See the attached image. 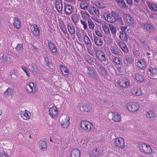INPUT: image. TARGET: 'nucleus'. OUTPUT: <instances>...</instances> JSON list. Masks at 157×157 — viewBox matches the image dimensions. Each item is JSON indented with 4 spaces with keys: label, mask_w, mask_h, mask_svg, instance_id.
<instances>
[{
    "label": "nucleus",
    "mask_w": 157,
    "mask_h": 157,
    "mask_svg": "<svg viewBox=\"0 0 157 157\" xmlns=\"http://www.w3.org/2000/svg\"><path fill=\"white\" fill-rule=\"evenodd\" d=\"M104 16L105 20L109 23H114L116 21H117L119 22H120L122 21L121 17L117 13L115 12L114 11H112L111 14L105 13L104 14Z\"/></svg>",
    "instance_id": "nucleus-1"
},
{
    "label": "nucleus",
    "mask_w": 157,
    "mask_h": 157,
    "mask_svg": "<svg viewBox=\"0 0 157 157\" xmlns=\"http://www.w3.org/2000/svg\"><path fill=\"white\" fill-rule=\"evenodd\" d=\"M81 128L87 132H90L94 128V125L91 122L86 121H82L80 123Z\"/></svg>",
    "instance_id": "nucleus-2"
},
{
    "label": "nucleus",
    "mask_w": 157,
    "mask_h": 157,
    "mask_svg": "<svg viewBox=\"0 0 157 157\" xmlns=\"http://www.w3.org/2000/svg\"><path fill=\"white\" fill-rule=\"evenodd\" d=\"M127 107L129 111L133 113L136 112L139 108V105L135 102L128 103Z\"/></svg>",
    "instance_id": "nucleus-3"
},
{
    "label": "nucleus",
    "mask_w": 157,
    "mask_h": 157,
    "mask_svg": "<svg viewBox=\"0 0 157 157\" xmlns=\"http://www.w3.org/2000/svg\"><path fill=\"white\" fill-rule=\"evenodd\" d=\"M97 58L101 62H105L106 59L105 56V53L103 51L100 50H97L96 52Z\"/></svg>",
    "instance_id": "nucleus-4"
},
{
    "label": "nucleus",
    "mask_w": 157,
    "mask_h": 157,
    "mask_svg": "<svg viewBox=\"0 0 157 157\" xmlns=\"http://www.w3.org/2000/svg\"><path fill=\"white\" fill-rule=\"evenodd\" d=\"M35 84L31 82L27 83L26 85V89L27 91L29 93H35L36 91Z\"/></svg>",
    "instance_id": "nucleus-5"
},
{
    "label": "nucleus",
    "mask_w": 157,
    "mask_h": 157,
    "mask_svg": "<svg viewBox=\"0 0 157 157\" xmlns=\"http://www.w3.org/2000/svg\"><path fill=\"white\" fill-rule=\"evenodd\" d=\"M50 141L55 144H59L62 141V137L56 133L53 134L52 136V139L50 138Z\"/></svg>",
    "instance_id": "nucleus-6"
},
{
    "label": "nucleus",
    "mask_w": 157,
    "mask_h": 157,
    "mask_svg": "<svg viewBox=\"0 0 157 157\" xmlns=\"http://www.w3.org/2000/svg\"><path fill=\"white\" fill-rule=\"evenodd\" d=\"M30 29L33 34L37 36L40 35V30L38 26L36 24L31 25Z\"/></svg>",
    "instance_id": "nucleus-7"
},
{
    "label": "nucleus",
    "mask_w": 157,
    "mask_h": 157,
    "mask_svg": "<svg viewBox=\"0 0 157 157\" xmlns=\"http://www.w3.org/2000/svg\"><path fill=\"white\" fill-rule=\"evenodd\" d=\"M61 125L64 128H67L70 125V118L68 116H66L61 122Z\"/></svg>",
    "instance_id": "nucleus-8"
},
{
    "label": "nucleus",
    "mask_w": 157,
    "mask_h": 157,
    "mask_svg": "<svg viewBox=\"0 0 157 157\" xmlns=\"http://www.w3.org/2000/svg\"><path fill=\"white\" fill-rule=\"evenodd\" d=\"M144 29L146 32L149 33H153L155 31V28L151 24L146 23L144 24Z\"/></svg>",
    "instance_id": "nucleus-9"
},
{
    "label": "nucleus",
    "mask_w": 157,
    "mask_h": 157,
    "mask_svg": "<svg viewBox=\"0 0 157 157\" xmlns=\"http://www.w3.org/2000/svg\"><path fill=\"white\" fill-rule=\"evenodd\" d=\"M88 11L91 15L94 16H98L99 15V11L96 7L90 6Z\"/></svg>",
    "instance_id": "nucleus-10"
},
{
    "label": "nucleus",
    "mask_w": 157,
    "mask_h": 157,
    "mask_svg": "<svg viewBox=\"0 0 157 157\" xmlns=\"http://www.w3.org/2000/svg\"><path fill=\"white\" fill-rule=\"evenodd\" d=\"M115 144L117 147L123 148L124 145V140L121 137L117 138L116 139Z\"/></svg>",
    "instance_id": "nucleus-11"
},
{
    "label": "nucleus",
    "mask_w": 157,
    "mask_h": 157,
    "mask_svg": "<svg viewBox=\"0 0 157 157\" xmlns=\"http://www.w3.org/2000/svg\"><path fill=\"white\" fill-rule=\"evenodd\" d=\"M21 117L25 120H27L30 119L31 113L28 111L25 110L21 111L20 113Z\"/></svg>",
    "instance_id": "nucleus-12"
},
{
    "label": "nucleus",
    "mask_w": 157,
    "mask_h": 157,
    "mask_svg": "<svg viewBox=\"0 0 157 157\" xmlns=\"http://www.w3.org/2000/svg\"><path fill=\"white\" fill-rule=\"evenodd\" d=\"M125 22L127 23V24L129 25L133 24V21L130 15L127 14H125L123 16Z\"/></svg>",
    "instance_id": "nucleus-13"
},
{
    "label": "nucleus",
    "mask_w": 157,
    "mask_h": 157,
    "mask_svg": "<svg viewBox=\"0 0 157 157\" xmlns=\"http://www.w3.org/2000/svg\"><path fill=\"white\" fill-rule=\"evenodd\" d=\"M112 116V119L115 122H119L121 119V115L117 112H111L110 113Z\"/></svg>",
    "instance_id": "nucleus-14"
},
{
    "label": "nucleus",
    "mask_w": 157,
    "mask_h": 157,
    "mask_svg": "<svg viewBox=\"0 0 157 157\" xmlns=\"http://www.w3.org/2000/svg\"><path fill=\"white\" fill-rule=\"evenodd\" d=\"M131 93L134 95L139 96L141 95L142 90L140 88L135 87L132 89Z\"/></svg>",
    "instance_id": "nucleus-15"
},
{
    "label": "nucleus",
    "mask_w": 157,
    "mask_h": 157,
    "mask_svg": "<svg viewBox=\"0 0 157 157\" xmlns=\"http://www.w3.org/2000/svg\"><path fill=\"white\" fill-rule=\"evenodd\" d=\"M58 113L57 108L55 106L51 108L49 110V113L51 117L53 118L55 117Z\"/></svg>",
    "instance_id": "nucleus-16"
},
{
    "label": "nucleus",
    "mask_w": 157,
    "mask_h": 157,
    "mask_svg": "<svg viewBox=\"0 0 157 157\" xmlns=\"http://www.w3.org/2000/svg\"><path fill=\"white\" fill-rule=\"evenodd\" d=\"M56 9L59 12L62 10L63 6L61 0H56Z\"/></svg>",
    "instance_id": "nucleus-17"
},
{
    "label": "nucleus",
    "mask_w": 157,
    "mask_h": 157,
    "mask_svg": "<svg viewBox=\"0 0 157 157\" xmlns=\"http://www.w3.org/2000/svg\"><path fill=\"white\" fill-rule=\"evenodd\" d=\"M67 28L69 33L72 36L75 34V30L73 25L72 23H69L68 24Z\"/></svg>",
    "instance_id": "nucleus-18"
},
{
    "label": "nucleus",
    "mask_w": 157,
    "mask_h": 157,
    "mask_svg": "<svg viewBox=\"0 0 157 157\" xmlns=\"http://www.w3.org/2000/svg\"><path fill=\"white\" fill-rule=\"evenodd\" d=\"M48 47L52 52L55 54H58L57 49L55 44L51 42L48 43Z\"/></svg>",
    "instance_id": "nucleus-19"
},
{
    "label": "nucleus",
    "mask_w": 157,
    "mask_h": 157,
    "mask_svg": "<svg viewBox=\"0 0 157 157\" xmlns=\"http://www.w3.org/2000/svg\"><path fill=\"white\" fill-rule=\"evenodd\" d=\"M119 85L123 88L127 87L130 85L129 80L128 79H125L119 82Z\"/></svg>",
    "instance_id": "nucleus-20"
},
{
    "label": "nucleus",
    "mask_w": 157,
    "mask_h": 157,
    "mask_svg": "<svg viewBox=\"0 0 157 157\" xmlns=\"http://www.w3.org/2000/svg\"><path fill=\"white\" fill-rule=\"evenodd\" d=\"M89 6V2L88 0L85 1H82L80 3V7L83 10H87Z\"/></svg>",
    "instance_id": "nucleus-21"
},
{
    "label": "nucleus",
    "mask_w": 157,
    "mask_h": 157,
    "mask_svg": "<svg viewBox=\"0 0 157 157\" xmlns=\"http://www.w3.org/2000/svg\"><path fill=\"white\" fill-rule=\"evenodd\" d=\"M14 22L13 25L17 29L20 28L21 26V23L19 19L16 17H15L13 19Z\"/></svg>",
    "instance_id": "nucleus-22"
},
{
    "label": "nucleus",
    "mask_w": 157,
    "mask_h": 157,
    "mask_svg": "<svg viewBox=\"0 0 157 157\" xmlns=\"http://www.w3.org/2000/svg\"><path fill=\"white\" fill-rule=\"evenodd\" d=\"M39 147L41 150L44 151L45 150L47 147L46 141L40 140L39 142Z\"/></svg>",
    "instance_id": "nucleus-23"
},
{
    "label": "nucleus",
    "mask_w": 157,
    "mask_h": 157,
    "mask_svg": "<svg viewBox=\"0 0 157 157\" xmlns=\"http://www.w3.org/2000/svg\"><path fill=\"white\" fill-rule=\"evenodd\" d=\"M71 157H80V152L79 150L73 149L71 154Z\"/></svg>",
    "instance_id": "nucleus-24"
},
{
    "label": "nucleus",
    "mask_w": 157,
    "mask_h": 157,
    "mask_svg": "<svg viewBox=\"0 0 157 157\" xmlns=\"http://www.w3.org/2000/svg\"><path fill=\"white\" fill-rule=\"evenodd\" d=\"M65 10L66 15H69L72 13L73 9L72 6L70 5H67L65 6Z\"/></svg>",
    "instance_id": "nucleus-25"
},
{
    "label": "nucleus",
    "mask_w": 157,
    "mask_h": 157,
    "mask_svg": "<svg viewBox=\"0 0 157 157\" xmlns=\"http://www.w3.org/2000/svg\"><path fill=\"white\" fill-rule=\"evenodd\" d=\"M94 42L97 46L99 47L101 46L103 44L102 39L97 36L94 37Z\"/></svg>",
    "instance_id": "nucleus-26"
},
{
    "label": "nucleus",
    "mask_w": 157,
    "mask_h": 157,
    "mask_svg": "<svg viewBox=\"0 0 157 157\" xmlns=\"http://www.w3.org/2000/svg\"><path fill=\"white\" fill-rule=\"evenodd\" d=\"M119 46L122 49V50L124 53H127L128 52V49L126 47L125 44L122 41H121L119 43Z\"/></svg>",
    "instance_id": "nucleus-27"
},
{
    "label": "nucleus",
    "mask_w": 157,
    "mask_h": 157,
    "mask_svg": "<svg viewBox=\"0 0 157 157\" xmlns=\"http://www.w3.org/2000/svg\"><path fill=\"white\" fill-rule=\"evenodd\" d=\"M88 73L89 76L92 78H96L97 77L96 73L94 70L92 68H88Z\"/></svg>",
    "instance_id": "nucleus-28"
},
{
    "label": "nucleus",
    "mask_w": 157,
    "mask_h": 157,
    "mask_svg": "<svg viewBox=\"0 0 157 157\" xmlns=\"http://www.w3.org/2000/svg\"><path fill=\"white\" fill-rule=\"evenodd\" d=\"M83 39L85 44L87 46H91L92 45V43L89 37L86 35L84 36Z\"/></svg>",
    "instance_id": "nucleus-29"
},
{
    "label": "nucleus",
    "mask_w": 157,
    "mask_h": 157,
    "mask_svg": "<svg viewBox=\"0 0 157 157\" xmlns=\"http://www.w3.org/2000/svg\"><path fill=\"white\" fill-rule=\"evenodd\" d=\"M149 73L150 75L154 77L157 75V69L155 68L150 67L149 69Z\"/></svg>",
    "instance_id": "nucleus-30"
},
{
    "label": "nucleus",
    "mask_w": 157,
    "mask_h": 157,
    "mask_svg": "<svg viewBox=\"0 0 157 157\" xmlns=\"http://www.w3.org/2000/svg\"><path fill=\"white\" fill-rule=\"evenodd\" d=\"M148 7L152 11H155L157 10V5L156 4L149 2L148 3Z\"/></svg>",
    "instance_id": "nucleus-31"
},
{
    "label": "nucleus",
    "mask_w": 157,
    "mask_h": 157,
    "mask_svg": "<svg viewBox=\"0 0 157 157\" xmlns=\"http://www.w3.org/2000/svg\"><path fill=\"white\" fill-rule=\"evenodd\" d=\"M110 50L115 55H118L119 54L120 49L117 46H112Z\"/></svg>",
    "instance_id": "nucleus-32"
},
{
    "label": "nucleus",
    "mask_w": 157,
    "mask_h": 157,
    "mask_svg": "<svg viewBox=\"0 0 157 157\" xmlns=\"http://www.w3.org/2000/svg\"><path fill=\"white\" fill-rule=\"evenodd\" d=\"M146 66V63L144 60L140 59L137 62V66L138 67L142 68Z\"/></svg>",
    "instance_id": "nucleus-33"
},
{
    "label": "nucleus",
    "mask_w": 157,
    "mask_h": 157,
    "mask_svg": "<svg viewBox=\"0 0 157 157\" xmlns=\"http://www.w3.org/2000/svg\"><path fill=\"white\" fill-rule=\"evenodd\" d=\"M135 78L137 81L139 82H142L144 79V78L143 75L140 73L136 74V75Z\"/></svg>",
    "instance_id": "nucleus-34"
},
{
    "label": "nucleus",
    "mask_w": 157,
    "mask_h": 157,
    "mask_svg": "<svg viewBox=\"0 0 157 157\" xmlns=\"http://www.w3.org/2000/svg\"><path fill=\"white\" fill-rule=\"evenodd\" d=\"M13 90L11 88H9L6 91L4 92V95L5 96H10L13 93Z\"/></svg>",
    "instance_id": "nucleus-35"
},
{
    "label": "nucleus",
    "mask_w": 157,
    "mask_h": 157,
    "mask_svg": "<svg viewBox=\"0 0 157 157\" xmlns=\"http://www.w3.org/2000/svg\"><path fill=\"white\" fill-rule=\"evenodd\" d=\"M80 13L83 19L86 20L90 17V15L86 12L81 10L80 11Z\"/></svg>",
    "instance_id": "nucleus-36"
},
{
    "label": "nucleus",
    "mask_w": 157,
    "mask_h": 157,
    "mask_svg": "<svg viewBox=\"0 0 157 157\" xmlns=\"http://www.w3.org/2000/svg\"><path fill=\"white\" fill-rule=\"evenodd\" d=\"M102 28L106 34L108 35L110 34L109 28L107 25L105 24L104 25L102 24Z\"/></svg>",
    "instance_id": "nucleus-37"
},
{
    "label": "nucleus",
    "mask_w": 157,
    "mask_h": 157,
    "mask_svg": "<svg viewBox=\"0 0 157 157\" xmlns=\"http://www.w3.org/2000/svg\"><path fill=\"white\" fill-rule=\"evenodd\" d=\"M82 109L85 111L88 112L91 109L90 105L89 104H85L83 105Z\"/></svg>",
    "instance_id": "nucleus-38"
},
{
    "label": "nucleus",
    "mask_w": 157,
    "mask_h": 157,
    "mask_svg": "<svg viewBox=\"0 0 157 157\" xmlns=\"http://www.w3.org/2000/svg\"><path fill=\"white\" fill-rule=\"evenodd\" d=\"M71 18L74 23H77L79 21V16L76 14H73Z\"/></svg>",
    "instance_id": "nucleus-39"
},
{
    "label": "nucleus",
    "mask_w": 157,
    "mask_h": 157,
    "mask_svg": "<svg viewBox=\"0 0 157 157\" xmlns=\"http://www.w3.org/2000/svg\"><path fill=\"white\" fill-rule=\"evenodd\" d=\"M16 49L18 52H22L23 49V44L21 43L18 44L17 45Z\"/></svg>",
    "instance_id": "nucleus-40"
},
{
    "label": "nucleus",
    "mask_w": 157,
    "mask_h": 157,
    "mask_svg": "<svg viewBox=\"0 0 157 157\" xmlns=\"http://www.w3.org/2000/svg\"><path fill=\"white\" fill-rule=\"evenodd\" d=\"M120 37L123 41H126L127 40L126 34L124 32H122V33H120Z\"/></svg>",
    "instance_id": "nucleus-41"
},
{
    "label": "nucleus",
    "mask_w": 157,
    "mask_h": 157,
    "mask_svg": "<svg viewBox=\"0 0 157 157\" xmlns=\"http://www.w3.org/2000/svg\"><path fill=\"white\" fill-rule=\"evenodd\" d=\"M88 23L89 29L93 30L94 28L95 25L92 21L91 19H89L88 21Z\"/></svg>",
    "instance_id": "nucleus-42"
},
{
    "label": "nucleus",
    "mask_w": 157,
    "mask_h": 157,
    "mask_svg": "<svg viewBox=\"0 0 157 157\" xmlns=\"http://www.w3.org/2000/svg\"><path fill=\"white\" fill-rule=\"evenodd\" d=\"M61 70L64 75H67L68 74L69 72L68 70L65 66H61Z\"/></svg>",
    "instance_id": "nucleus-43"
},
{
    "label": "nucleus",
    "mask_w": 157,
    "mask_h": 157,
    "mask_svg": "<svg viewBox=\"0 0 157 157\" xmlns=\"http://www.w3.org/2000/svg\"><path fill=\"white\" fill-rule=\"evenodd\" d=\"M117 4L123 8L126 7V4L125 2L123 0H115Z\"/></svg>",
    "instance_id": "nucleus-44"
},
{
    "label": "nucleus",
    "mask_w": 157,
    "mask_h": 157,
    "mask_svg": "<svg viewBox=\"0 0 157 157\" xmlns=\"http://www.w3.org/2000/svg\"><path fill=\"white\" fill-rule=\"evenodd\" d=\"M145 147V150H143V152L147 154L151 153L152 150L151 147L147 144H146Z\"/></svg>",
    "instance_id": "nucleus-45"
},
{
    "label": "nucleus",
    "mask_w": 157,
    "mask_h": 157,
    "mask_svg": "<svg viewBox=\"0 0 157 157\" xmlns=\"http://www.w3.org/2000/svg\"><path fill=\"white\" fill-rule=\"evenodd\" d=\"M99 70L102 76H105L107 75L105 69L103 67H100L99 68Z\"/></svg>",
    "instance_id": "nucleus-46"
},
{
    "label": "nucleus",
    "mask_w": 157,
    "mask_h": 157,
    "mask_svg": "<svg viewBox=\"0 0 157 157\" xmlns=\"http://www.w3.org/2000/svg\"><path fill=\"white\" fill-rule=\"evenodd\" d=\"M125 59L127 64L128 65H130L133 62V59L132 57H128L126 58Z\"/></svg>",
    "instance_id": "nucleus-47"
},
{
    "label": "nucleus",
    "mask_w": 157,
    "mask_h": 157,
    "mask_svg": "<svg viewBox=\"0 0 157 157\" xmlns=\"http://www.w3.org/2000/svg\"><path fill=\"white\" fill-rule=\"evenodd\" d=\"M147 115L149 118H154L155 117V113L152 111H149L147 113Z\"/></svg>",
    "instance_id": "nucleus-48"
},
{
    "label": "nucleus",
    "mask_w": 157,
    "mask_h": 157,
    "mask_svg": "<svg viewBox=\"0 0 157 157\" xmlns=\"http://www.w3.org/2000/svg\"><path fill=\"white\" fill-rule=\"evenodd\" d=\"M32 68H31L32 71L33 72L37 73L38 71V67L36 65L34 64H33L31 65Z\"/></svg>",
    "instance_id": "nucleus-49"
},
{
    "label": "nucleus",
    "mask_w": 157,
    "mask_h": 157,
    "mask_svg": "<svg viewBox=\"0 0 157 157\" xmlns=\"http://www.w3.org/2000/svg\"><path fill=\"white\" fill-rule=\"evenodd\" d=\"M61 28L62 29V30L63 33L65 34H67V35H68V33H67V29L66 28V26L63 24L61 25Z\"/></svg>",
    "instance_id": "nucleus-50"
},
{
    "label": "nucleus",
    "mask_w": 157,
    "mask_h": 157,
    "mask_svg": "<svg viewBox=\"0 0 157 157\" xmlns=\"http://www.w3.org/2000/svg\"><path fill=\"white\" fill-rule=\"evenodd\" d=\"M95 5L98 7L100 8H104L105 7V5L102 2H95Z\"/></svg>",
    "instance_id": "nucleus-51"
},
{
    "label": "nucleus",
    "mask_w": 157,
    "mask_h": 157,
    "mask_svg": "<svg viewBox=\"0 0 157 157\" xmlns=\"http://www.w3.org/2000/svg\"><path fill=\"white\" fill-rule=\"evenodd\" d=\"M21 68L24 71L25 73L27 76L29 77L30 76V74L29 73L27 68L24 65L21 66Z\"/></svg>",
    "instance_id": "nucleus-52"
},
{
    "label": "nucleus",
    "mask_w": 157,
    "mask_h": 157,
    "mask_svg": "<svg viewBox=\"0 0 157 157\" xmlns=\"http://www.w3.org/2000/svg\"><path fill=\"white\" fill-rule=\"evenodd\" d=\"M113 61L114 63L116 65H119L121 62V59L120 58L116 57L113 59Z\"/></svg>",
    "instance_id": "nucleus-53"
},
{
    "label": "nucleus",
    "mask_w": 157,
    "mask_h": 157,
    "mask_svg": "<svg viewBox=\"0 0 157 157\" xmlns=\"http://www.w3.org/2000/svg\"><path fill=\"white\" fill-rule=\"evenodd\" d=\"M112 35H114L116 33V28L115 27L112 26H109Z\"/></svg>",
    "instance_id": "nucleus-54"
},
{
    "label": "nucleus",
    "mask_w": 157,
    "mask_h": 157,
    "mask_svg": "<svg viewBox=\"0 0 157 157\" xmlns=\"http://www.w3.org/2000/svg\"><path fill=\"white\" fill-rule=\"evenodd\" d=\"M146 144L144 143H141L138 144V147L142 151V152H143V150H144V149L143 147H145Z\"/></svg>",
    "instance_id": "nucleus-55"
},
{
    "label": "nucleus",
    "mask_w": 157,
    "mask_h": 157,
    "mask_svg": "<svg viewBox=\"0 0 157 157\" xmlns=\"http://www.w3.org/2000/svg\"><path fill=\"white\" fill-rule=\"evenodd\" d=\"M95 32L96 35L98 36L102 37V36L101 31H99L98 29H95Z\"/></svg>",
    "instance_id": "nucleus-56"
},
{
    "label": "nucleus",
    "mask_w": 157,
    "mask_h": 157,
    "mask_svg": "<svg viewBox=\"0 0 157 157\" xmlns=\"http://www.w3.org/2000/svg\"><path fill=\"white\" fill-rule=\"evenodd\" d=\"M81 23L83 26L84 30H86L88 28V25L87 23L84 21L81 20Z\"/></svg>",
    "instance_id": "nucleus-57"
},
{
    "label": "nucleus",
    "mask_w": 157,
    "mask_h": 157,
    "mask_svg": "<svg viewBox=\"0 0 157 157\" xmlns=\"http://www.w3.org/2000/svg\"><path fill=\"white\" fill-rule=\"evenodd\" d=\"M101 152L97 148L93 151V153L94 155H98L100 154Z\"/></svg>",
    "instance_id": "nucleus-58"
},
{
    "label": "nucleus",
    "mask_w": 157,
    "mask_h": 157,
    "mask_svg": "<svg viewBox=\"0 0 157 157\" xmlns=\"http://www.w3.org/2000/svg\"><path fill=\"white\" fill-rule=\"evenodd\" d=\"M8 56L7 54L5 53L3 54V56L0 59L1 60L6 61L7 59Z\"/></svg>",
    "instance_id": "nucleus-59"
},
{
    "label": "nucleus",
    "mask_w": 157,
    "mask_h": 157,
    "mask_svg": "<svg viewBox=\"0 0 157 157\" xmlns=\"http://www.w3.org/2000/svg\"><path fill=\"white\" fill-rule=\"evenodd\" d=\"M44 59L46 63V65L47 66H49L50 64L49 62V59L48 58V56H45L44 57Z\"/></svg>",
    "instance_id": "nucleus-60"
},
{
    "label": "nucleus",
    "mask_w": 157,
    "mask_h": 157,
    "mask_svg": "<svg viewBox=\"0 0 157 157\" xmlns=\"http://www.w3.org/2000/svg\"><path fill=\"white\" fill-rule=\"evenodd\" d=\"M10 75L11 78H15L17 77L16 75L13 72H11Z\"/></svg>",
    "instance_id": "nucleus-61"
},
{
    "label": "nucleus",
    "mask_w": 157,
    "mask_h": 157,
    "mask_svg": "<svg viewBox=\"0 0 157 157\" xmlns=\"http://www.w3.org/2000/svg\"><path fill=\"white\" fill-rule=\"evenodd\" d=\"M85 59L87 61H91V56L88 55H86L85 56Z\"/></svg>",
    "instance_id": "nucleus-62"
},
{
    "label": "nucleus",
    "mask_w": 157,
    "mask_h": 157,
    "mask_svg": "<svg viewBox=\"0 0 157 157\" xmlns=\"http://www.w3.org/2000/svg\"><path fill=\"white\" fill-rule=\"evenodd\" d=\"M0 157H8L7 154L6 153L0 154Z\"/></svg>",
    "instance_id": "nucleus-63"
},
{
    "label": "nucleus",
    "mask_w": 157,
    "mask_h": 157,
    "mask_svg": "<svg viewBox=\"0 0 157 157\" xmlns=\"http://www.w3.org/2000/svg\"><path fill=\"white\" fill-rule=\"evenodd\" d=\"M152 52L154 56L156 55L157 54V49H152Z\"/></svg>",
    "instance_id": "nucleus-64"
}]
</instances>
